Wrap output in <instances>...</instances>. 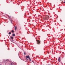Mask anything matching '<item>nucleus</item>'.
I'll list each match as a JSON object with an SVG mask.
<instances>
[{
    "mask_svg": "<svg viewBox=\"0 0 65 65\" xmlns=\"http://www.w3.org/2000/svg\"><path fill=\"white\" fill-rule=\"evenodd\" d=\"M37 41V44H38L40 43V41L38 40V41Z\"/></svg>",
    "mask_w": 65,
    "mask_h": 65,
    "instance_id": "nucleus-1",
    "label": "nucleus"
},
{
    "mask_svg": "<svg viewBox=\"0 0 65 65\" xmlns=\"http://www.w3.org/2000/svg\"><path fill=\"white\" fill-rule=\"evenodd\" d=\"M26 58H28L30 60V61H31V59H30V58L29 56L28 55V56H26Z\"/></svg>",
    "mask_w": 65,
    "mask_h": 65,
    "instance_id": "nucleus-2",
    "label": "nucleus"
},
{
    "mask_svg": "<svg viewBox=\"0 0 65 65\" xmlns=\"http://www.w3.org/2000/svg\"><path fill=\"white\" fill-rule=\"evenodd\" d=\"M17 27L16 26H15V30L16 31H17Z\"/></svg>",
    "mask_w": 65,
    "mask_h": 65,
    "instance_id": "nucleus-3",
    "label": "nucleus"
},
{
    "mask_svg": "<svg viewBox=\"0 0 65 65\" xmlns=\"http://www.w3.org/2000/svg\"><path fill=\"white\" fill-rule=\"evenodd\" d=\"M60 57H59L58 58V61H59V62H60Z\"/></svg>",
    "mask_w": 65,
    "mask_h": 65,
    "instance_id": "nucleus-4",
    "label": "nucleus"
},
{
    "mask_svg": "<svg viewBox=\"0 0 65 65\" xmlns=\"http://www.w3.org/2000/svg\"><path fill=\"white\" fill-rule=\"evenodd\" d=\"M12 36H13V37H14V36H15V34H13L12 35Z\"/></svg>",
    "mask_w": 65,
    "mask_h": 65,
    "instance_id": "nucleus-5",
    "label": "nucleus"
},
{
    "mask_svg": "<svg viewBox=\"0 0 65 65\" xmlns=\"http://www.w3.org/2000/svg\"><path fill=\"white\" fill-rule=\"evenodd\" d=\"M11 32L12 33H14V31H13V30H12L11 31Z\"/></svg>",
    "mask_w": 65,
    "mask_h": 65,
    "instance_id": "nucleus-6",
    "label": "nucleus"
},
{
    "mask_svg": "<svg viewBox=\"0 0 65 65\" xmlns=\"http://www.w3.org/2000/svg\"><path fill=\"white\" fill-rule=\"evenodd\" d=\"M9 34H11V32H10L8 33Z\"/></svg>",
    "mask_w": 65,
    "mask_h": 65,
    "instance_id": "nucleus-7",
    "label": "nucleus"
},
{
    "mask_svg": "<svg viewBox=\"0 0 65 65\" xmlns=\"http://www.w3.org/2000/svg\"><path fill=\"white\" fill-rule=\"evenodd\" d=\"M11 38L12 39H13V37H11Z\"/></svg>",
    "mask_w": 65,
    "mask_h": 65,
    "instance_id": "nucleus-8",
    "label": "nucleus"
},
{
    "mask_svg": "<svg viewBox=\"0 0 65 65\" xmlns=\"http://www.w3.org/2000/svg\"><path fill=\"white\" fill-rule=\"evenodd\" d=\"M11 23H12V21H11Z\"/></svg>",
    "mask_w": 65,
    "mask_h": 65,
    "instance_id": "nucleus-9",
    "label": "nucleus"
},
{
    "mask_svg": "<svg viewBox=\"0 0 65 65\" xmlns=\"http://www.w3.org/2000/svg\"><path fill=\"white\" fill-rule=\"evenodd\" d=\"M24 55H26V54H25V52H24Z\"/></svg>",
    "mask_w": 65,
    "mask_h": 65,
    "instance_id": "nucleus-10",
    "label": "nucleus"
},
{
    "mask_svg": "<svg viewBox=\"0 0 65 65\" xmlns=\"http://www.w3.org/2000/svg\"><path fill=\"white\" fill-rule=\"evenodd\" d=\"M64 3H65V2H64Z\"/></svg>",
    "mask_w": 65,
    "mask_h": 65,
    "instance_id": "nucleus-11",
    "label": "nucleus"
}]
</instances>
